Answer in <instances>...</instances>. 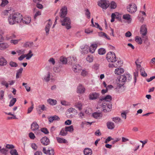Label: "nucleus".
Masks as SVG:
<instances>
[{
	"instance_id": "nucleus-1",
	"label": "nucleus",
	"mask_w": 155,
	"mask_h": 155,
	"mask_svg": "<svg viewBox=\"0 0 155 155\" xmlns=\"http://www.w3.org/2000/svg\"><path fill=\"white\" fill-rule=\"evenodd\" d=\"M67 12V8L66 7L64 6L61 9L59 15L61 25L65 26L67 29H69L71 28L70 25L71 21L68 17H66Z\"/></svg>"
},
{
	"instance_id": "nucleus-2",
	"label": "nucleus",
	"mask_w": 155,
	"mask_h": 155,
	"mask_svg": "<svg viewBox=\"0 0 155 155\" xmlns=\"http://www.w3.org/2000/svg\"><path fill=\"white\" fill-rule=\"evenodd\" d=\"M22 15L18 12H16L10 14L8 18V21L10 25L21 22Z\"/></svg>"
},
{
	"instance_id": "nucleus-3",
	"label": "nucleus",
	"mask_w": 155,
	"mask_h": 155,
	"mask_svg": "<svg viewBox=\"0 0 155 155\" xmlns=\"http://www.w3.org/2000/svg\"><path fill=\"white\" fill-rule=\"evenodd\" d=\"M131 79V76L129 74H124L120 75L118 82L119 86L121 87L124 84V82L127 81H129Z\"/></svg>"
},
{
	"instance_id": "nucleus-4",
	"label": "nucleus",
	"mask_w": 155,
	"mask_h": 155,
	"mask_svg": "<svg viewBox=\"0 0 155 155\" xmlns=\"http://www.w3.org/2000/svg\"><path fill=\"white\" fill-rule=\"evenodd\" d=\"M106 58L108 62L112 63L116 61V56L113 52H108L106 55Z\"/></svg>"
},
{
	"instance_id": "nucleus-5",
	"label": "nucleus",
	"mask_w": 155,
	"mask_h": 155,
	"mask_svg": "<svg viewBox=\"0 0 155 155\" xmlns=\"http://www.w3.org/2000/svg\"><path fill=\"white\" fill-rule=\"evenodd\" d=\"M127 11L130 13H133L137 10V7L135 4L131 3L127 5Z\"/></svg>"
},
{
	"instance_id": "nucleus-6",
	"label": "nucleus",
	"mask_w": 155,
	"mask_h": 155,
	"mask_svg": "<svg viewBox=\"0 0 155 155\" xmlns=\"http://www.w3.org/2000/svg\"><path fill=\"white\" fill-rule=\"evenodd\" d=\"M98 5L102 8L106 9L109 6V1L107 0H101L98 2Z\"/></svg>"
},
{
	"instance_id": "nucleus-7",
	"label": "nucleus",
	"mask_w": 155,
	"mask_h": 155,
	"mask_svg": "<svg viewBox=\"0 0 155 155\" xmlns=\"http://www.w3.org/2000/svg\"><path fill=\"white\" fill-rule=\"evenodd\" d=\"M102 107L103 111H109L110 109L112 108V104L111 102H104L102 105Z\"/></svg>"
},
{
	"instance_id": "nucleus-8",
	"label": "nucleus",
	"mask_w": 155,
	"mask_h": 155,
	"mask_svg": "<svg viewBox=\"0 0 155 155\" xmlns=\"http://www.w3.org/2000/svg\"><path fill=\"white\" fill-rule=\"evenodd\" d=\"M112 64H109L108 66L110 68H119L122 66L123 62L121 61L117 60V58L115 61H114Z\"/></svg>"
},
{
	"instance_id": "nucleus-9",
	"label": "nucleus",
	"mask_w": 155,
	"mask_h": 155,
	"mask_svg": "<svg viewBox=\"0 0 155 155\" xmlns=\"http://www.w3.org/2000/svg\"><path fill=\"white\" fill-rule=\"evenodd\" d=\"M100 96L99 93L93 92L90 93L89 95V99L90 100H94L98 98Z\"/></svg>"
},
{
	"instance_id": "nucleus-10",
	"label": "nucleus",
	"mask_w": 155,
	"mask_h": 155,
	"mask_svg": "<svg viewBox=\"0 0 155 155\" xmlns=\"http://www.w3.org/2000/svg\"><path fill=\"white\" fill-rule=\"evenodd\" d=\"M8 61L3 56L0 57V67L6 66L8 64Z\"/></svg>"
},
{
	"instance_id": "nucleus-11",
	"label": "nucleus",
	"mask_w": 155,
	"mask_h": 155,
	"mask_svg": "<svg viewBox=\"0 0 155 155\" xmlns=\"http://www.w3.org/2000/svg\"><path fill=\"white\" fill-rule=\"evenodd\" d=\"M147 29L146 25H142L140 28V32L142 36H145L147 33Z\"/></svg>"
},
{
	"instance_id": "nucleus-12",
	"label": "nucleus",
	"mask_w": 155,
	"mask_h": 155,
	"mask_svg": "<svg viewBox=\"0 0 155 155\" xmlns=\"http://www.w3.org/2000/svg\"><path fill=\"white\" fill-rule=\"evenodd\" d=\"M41 142L42 144L44 145H47L50 143L49 139L47 137H44L41 139Z\"/></svg>"
},
{
	"instance_id": "nucleus-13",
	"label": "nucleus",
	"mask_w": 155,
	"mask_h": 155,
	"mask_svg": "<svg viewBox=\"0 0 155 155\" xmlns=\"http://www.w3.org/2000/svg\"><path fill=\"white\" fill-rule=\"evenodd\" d=\"M39 128V126L35 121L33 122L31 124V128L33 131L37 130Z\"/></svg>"
},
{
	"instance_id": "nucleus-14",
	"label": "nucleus",
	"mask_w": 155,
	"mask_h": 155,
	"mask_svg": "<svg viewBox=\"0 0 155 155\" xmlns=\"http://www.w3.org/2000/svg\"><path fill=\"white\" fill-rule=\"evenodd\" d=\"M123 18L127 21L128 23H131L132 19L131 18V16L128 14H124L123 16Z\"/></svg>"
},
{
	"instance_id": "nucleus-15",
	"label": "nucleus",
	"mask_w": 155,
	"mask_h": 155,
	"mask_svg": "<svg viewBox=\"0 0 155 155\" xmlns=\"http://www.w3.org/2000/svg\"><path fill=\"white\" fill-rule=\"evenodd\" d=\"M85 91V87L81 84H80L77 88V92L80 94L84 93Z\"/></svg>"
},
{
	"instance_id": "nucleus-16",
	"label": "nucleus",
	"mask_w": 155,
	"mask_h": 155,
	"mask_svg": "<svg viewBox=\"0 0 155 155\" xmlns=\"http://www.w3.org/2000/svg\"><path fill=\"white\" fill-rule=\"evenodd\" d=\"M107 128L110 130H112L115 127L114 123L110 121H108L107 122Z\"/></svg>"
},
{
	"instance_id": "nucleus-17",
	"label": "nucleus",
	"mask_w": 155,
	"mask_h": 155,
	"mask_svg": "<svg viewBox=\"0 0 155 155\" xmlns=\"http://www.w3.org/2000/svg\"><path fill=\"white\" fill-rule=\"evenodd\" d=\"M111 97L109 95H107L106 96L103 97L100 99V100L102 101L103 100H106V102H110L112 100Z\"/></svg>"
},
{
	"instance_id": "nucleus-18",
	"label": "nucleus",
	"mask_w": 155,
	"mask_h": 155,
	"mask_svg": "<svg viewBox=\"0 0 155 155\" xmlns=\"http://www.w3.org/2000/svg\"><path fill=\"white\" fill-rule=\"evenodd\" d=\"M81 70V67L79 64L73 67V70L75 72L79 73Z\"/></svg>"
},
{
	"instance_id": "nucleus-19",
	"label": "nucleus",
	"mask_w": 155,
	"mask_h": 155,
	"mask_svg": "<svg viewBox=\"0 0 155 155\" xmlns=\"http://www.w3.org/2000/svg\"><path fill=\"white\" fill-rule=\"evenodd\" d=\"M31 21V18H30L27 17L23 18L22 17V19L21 20V22H22L24 24H28Z\"/></svg>"
},
{
	"instance_id": "nucleus-20",
	"label": "nucleus",
	"mask_w": 155,
	"mask_h": 155,
	"mask_svg": "<svg viewBox=\"0 0 155 155\" xmlns=\"http://www.w3.org/2000/svg\"><path fill=\"white\" fill-rule=\"evenodd\" d=\"M84 153L85 155H91L92 151L90 148H86L84 149Z\"/></svg>"
},
{
	"instance_id": "nucleus-21",
	"label": "nucleus",
	"mask_w": 155,
	"mask_h": 155,
	"mask_svg": "<svg viewBox=\"0 0 155 155\" xmlns=\"http://www.w3.org/2000/svg\"><path fill=\"white\" fill-rule=\"evenodd\" d=\"M51 23L48 22V24L46 25L45 30L46 31V35H48L49 34V29L50 27H51Z\"/></svg>"
},
{
	"instance_id": "nucleus-22",
	"label": "nucleus",
	"mask_w": 155,
	"mask_h": 155,
	"mask_svg": "<svg viewBox=\"0 0 155 155\" xmlns=\"http://www.w3.org/2000/svg\"><path fill=\"white\" fill-rule=\"evenodd\" d=\"M124 71V69L123 68H118L115 69V73L117 75H120L123 73Z\"/></svg>"
},
{
	"instance_id": "nucleus-23",
	"label": "nucleus",
	"mask_w": 155,
	"mask_h": 155,
	"mask_svg": "<svg viewBox=\"0 0 155 155\" xmlns=\"http://www.w3.org/2000/svg\"><path fill=\"white\" fill-rule=\"evenodd\" d=\"M8 47L7 43H0V50H4L8 48Z\"/></svg>"
},
{
	"instance_id": "nucleus-24",
	"label": "nucleus",
	"mask_w": 155,
	"mask_h": 155,
	"mask_svg": "<svg viewBox=\"0 0 155 155\" xmlns=\"http://www.w3.org/2000/svg\"><path fill=\"white\" fill-rule=\"evenodd\" d=\"M97 45L96 44H92L89 48V51L92 53H93L97 48Z\"/></svg>"
},
{
	"instance_id": "nucleus-25",
	"label": "nucleus",
	"mask_w": 155,
	"mask_h": 155,
	"mask_svg": "<svg viewBox=\"0 0 155 155\" xmlns=\"http://www.w3.org/2000/svg\"><path fill=\"white\" fill-rule=\"evenodd\" d=\"M58 142L59 143H67V141L65 139L59 137L56 138Z\"/></svg>"
},
{
	"instance_id": "nucleus-26",
	"label": "nucleus",
	"mask_w": 155,
	"mask_h": 155,
	"mask_svg": "<svg viewBox=\"0 0 155 155\" xmlns=\"http://www.w3.org/2000/svg\"><path fill=\"white\" fill-rule=\"evenodd\" d=\"M48 102L51 105H56L57 103V101L55 100L49 98L48 100Z\"/></svg>"
},
{
	"instance_id": "nucleus-27",
	"label": "nucleus",
	"mask_w": 155,
	"mask_h": 155,
	"mask_svg": "<svg viewBox=\"0 0 155 155\" xmlns=\"http://www.w3.org/2000/svg\"><path fill=\"white\" fill-rule=\"evenodd\" d=\"M66 131L67 132H72L74 130L73 127L72 125H71L69 127H65Z\"/></svg>"
},
{
	"instance_id": "nucleus-28",
	"label": "nucleus",
	"mask_w": 155,
	"mask_h": 155,
	"mask_svg": "<svg viewBox=\"0 0 155 155\" xmlns=\"http://www.w3.org/2000/svg\"><path fill=\"white\" fill-rule=\"evenodd\" d=\"M23 70L22 68H20L17 71L16 78V79L18 78H19L20 75L21 74Z\"/></svg>"
},
{
	"instance_id": "nucleus-29",
	"label": "nucleus",
	"mask_w": 155,
	"mask_h": 155,
	"mask_svg": "<svg viewBox=\"0 0 155 155\" xmlns=\"http://www.w3.org/2000/svg\"><path fill=\"white\" fill-rule=\"evenodd\" d=\"M68 134L66 131L65 128H62L59 134L61 136H65Z\"/></svg>"
},
{
	"instance_id": "nucleus-30",
	"label": "nucleus",
	"mask_w": 155,
	"mask_h": 155,
	"mask_svg": "<svg viewBox=\"0 0 155 155\" xmlns=\"http://www.w3.org/2000/svg\"><path fill=\"white\" fill-rule=\"evenodd\" d=\"M33 54L32 53V51L31 50H30L29 51V53L25 54V57H26V59L27 60H29L30 59L32 56H33Z\"/></svg>"
},
{
	"instance_id": "nucleus-31",
	"label": "nucleus",
	"mask_w": 155,
	"mask_h": 155,
	"mask_svg": "<svg viewBox=\"0 0 155 155\" xmlns=\"http://www.w3.org/2000/svg\"><path fill=\"white\" fill-rule=\"evenodd\" d=\"M135 41L140 45L141 44L142 42V38L138 36H136Z\"/></svg>"
},
{
	"instance_id": "nucleus-32",
	"label": "nucleus",
	"mask_w": 155,
	"mask_h": 155,
	"mask_svg": "<svg viewBox=\"0 0 155 155\" xmlns=\"http://www.w3.org/2000/svg\"><path fill=\"white\" fill-rule=\"evenodd\" d=\"M140 72L141 75L143 77H145L147 75V74L145 72L144 69L143 68H141L140 69Z\"/></svg>"
},
{
	"instance_id": "nucleus-33",
	"label": "nucleus",
	"mask_w": 155,
	"mask_h": 155,
	"mask_svg": "<svg viewBox=\"0 0 155 155\" xmlns=\"http://www.w3.org/2000/svg\"><path fill=\"white\" fill-rule=\"evenodd\" d=\"M112 121L114 122L116 124H118L120 122L121 120L120 118L117 117H113L112 118Z\"/></svg>"
},
{
	"instance_id": "nucleus-34",
	"label": "nucleus",
	"mask_w": 155,
	"mask_h": 155,
	"mask_svg": "<svg viewBox=\"0 0 155 155\" xmlns=\"http://www.w3.org/2000/svg\"><path fill=\"white\" fill-rule=\"evenodd\" d=\"M75 106L79 110H81L82 109V104L80 102H78Z\"/></svg>"
},
{
	"instance_id": "nucleus-35",
	"label": "nucleus",
	"mask_w": 155,
	"mask_h": 155,
	"mask_svg": "<svg viewBox=\"0 0 155 155\" xmlns=\"http://www.w3.org/2000/svg\"><path fill=\"white\" fill-rule=\"evenodd\" d=\"M60 61L64 64H66L67 62L66 58L63 56H61L60 58Z\"/></svg>"
},
{
	"instance_id": "nucleus-36",
	"label": "nucleus",
	"mask_w": 155,
	"mask_h": 155,
	"mask_svg": "<svg viewBox=\"0 0 155 155\" xmlns=\"http://www.w3.org/2000/svg\"><path fill=\"white\" fill-rule=\"evenodd\" d=\"M117 6V4L116 2L114 1H112L110 3V8L111 9H115Z\"/></svg>"
},
{
	"instance_id": "nucleus-37",
	"label": "nucleus",
	"mask_w": 155,
	"mask_h": 155,
	"mask_svg": "<svg viewBox=\"0 0 155 155\" xmlns=\"http://www.w3.org/2000/svg\"><path fill=\"white\" fill-rule=\"evenodd\" d=\"M99 35L100 36H104L108 40H110V38L109 36H107V35L105 33H104L102 32H100L99 33Z\"/></svg>"
},
{
	"instance_id": "nucleus-38",
	"label": "nucleus",
	"mask_w": 155,
	"mask_h": 155,
	"mask_svg": "<svg viewBox=\"0 0 155 155\" xmlns=\"http://www.w3.org/2000/svg\"><path fill=\"white\" fill-rule=\"evenodd\" d=\"M9 65L11 67H16L18 66V64L17 63L12 61H11L9 62Z\"/></svg>"
},
{
	"instance_id": "nucleus-39",
	"label": "nucleus",
	"mask_w": 155,
	"mask_h": 155,
	"mask_svg": "<svg viewBox=\"0 0 155 155\" xmlns=\"http://www.w3.org/2000/svg\"><path fill=\"white\" fill-rule=\"evenodd\" d=\"M105 50L104 48H100L98 50V54L101 55H103L105 54Z\"/></svg>"
},
{
	"instance_id": "nucleus-40",
	"label": "nucleus",
	"mask_w": 155,
	"mask_h": 155,
	"mask_svg": "<svg viewBox=\"0 0 155 155\" xmlns=\"http://www.w3.org/2000/svg\"><path fill=\"white\" fill-rule=\"evenodd\" d=\"M16 101V98H12L10 101L9 106L10 107L12 106L14 104Z\"/></svg>"
},
{
	"instance_id": "nucleus-41",
	"label": "nucleus",
	"mask_w": 155,
	"mask_h": 155,
	"mask_svg": "<svg viewBox=\"0 0 155 155\" xmlns=\"http://www.w3.org/2000/svg\"><path fill=\"white\" fill-rule=\"evenodd\" d=\"M38 108L39 109V111L40 112H41L40 110H41L42 111L45 110L46 109V108L45 107L44 105L42 104V105H39L38 106Z\"/></svg>"
},
{
	"instance_id": "nucleus-42",
	"label": "nucleus",
	"mask_w": 155,
	"mask_h": 155,
	"mask_svg": "<svg viewBox=\"0 0 155 155\" xmlns=\"http://www.w3.org/2000/svg\"><path fill=\"white\" fill-rule=\"evenodd\" d=\"M85 15L88 19H89L91 17V13L88 9L85 10Z\"/></svg>"
},
{
	"instance_id": "nucleus-43",
	"label": "nucleus",
	"mask_w": 155,
	"mask_h": 155,
	"mask_svg": "<svg viewBox=\"0 0 155 155\" xmlns=\"http://www.w3.org/2000/svg\"><path fill=\"white\" fill-rule=\"evenodd\" d=\"M89 50V48L87 47H84L82 49V51H81V52L82 54H87Z\"/></svg>"
},
{
	"instance_id": "nucleus-44",
	"label": "nucleus",
	"mask_w": 155,
	"mask_h": 155,
	"mask_svg": "<svg viewBox=\"0 0 155 155\" xmlns=\"http://www.w3.org/2000/svg\"><path fill=\"white\" fill-rule=\"evenodd\" d=\"M8 3V2L7 0H2L0 5L2 7H4L7 5Z\"/></svg>"
},
{
	"instance_id": "nucleus-45",
	"label": "nucleus",
	"mask_w": 155,
	"mask_h": 155,
	"mask_svg": "<svg viewBox=\"0 0 155 155\" xmlns=\"http://www.w3.org/2000/svg\"><path fill=\"white\" fill-rule=\"evenodd\" d=\"M86 60L89 62H91L93 61V58L92 56L88 55L86 58Z\"/></svg>"
},
{
	"instance_id": "nucleus-46",
	"label": "nucleus",
	"mask_w": 155,
	"mask_h": 155,
	"mask_svg": "<svg viewBox=\"0 0 155 155\" xmlns=\"http://www.w3.org/2000/svg\"><path fill=\"white\" fill-rule=\"evenodd\" d=\"M10 153L12 155H18V154L16 149H12L10 151Z\"/></svg>"
},
{
	"instance_id": "nucleus-47",
	"label": "nucleus",
	"mask_w": 155,
	"mask_h": 155,
	"mask_svg": "<svg viewBox=\"0 0 155 155\" xmlns=\"http://www.w3.org/2000/svg\"><path fill=\"white\" fill-rule=\"evenodd\" d=\"M101 114V113L95 112L92 115L94 117L97 119L100 116Z\"/></svg>"
},
{
	"instance_id": "nucleus-48",
	"label": "nucleus",
	"mask_w": 155,
	"mask_h": 155,
	"mask_svg": "<svg viewBox=\"0 0 155 155\" xmlns=\"http://www.w3.org/2000/svg\"><path fill=\"white\" fill-rule=\"evenodd\" d=\"M41 132L45 134H47L49 133L48 130L46 128H42L41 129Z\"/></svg>"
},
{
	"instance_id": "nucleus-49",
	"label": "nucleus",
	"mask_w": 155,
	"mask_h": 155,
	"mask_svg": "<svg viewBox=\"0 0 155 155\" xmlns=\"http://www.w3.org/2000/svg\"><path fill=\"white\" fill-rule=\"evenodd\" d=\"M8 151V150H7L4 148H1L0 153L5 155H6L7 154V153Z\"/></svg>"
},
{
	"instance_id": "nucleus-50",
	"label": "nucleus",
	"mask_w": 155,
	"mask_h": 155,
	"mask_svg": "<svg viewBox=\"0 0 155 155\" xmlns=\"http://www.w3.org/2000/svg\"><path fill=\"white\" fill-rule=\"evenodd\" d=\"M142 39L145 43H147L148 41V38L147 36H142Z\"/></svg>"
},
{
	"instance_id": "nucleus-51",
	"label": "nucleus",
	"mask_w": 155,
	"mask_h": 155,
	"mask_svg": "<svg viewBox=\"0 0 155 155\" xmlns=\"http://www.w3.org/2000/svg\"><path fill=\"white\" fill-rule=\"evenodd\" d=\"M48 153L49 155H54V150L53 149L51 148H49L48 150Z\"/></svg>"
},
{
	"instance_id": "nucleus-52",
	"label": "nucleus",
	"mask_w": 155,
	"mask_h": 155,
	"mask_svg": "<svg viewBox=\"0 0 155 155\" xmlns=\"http://www.w3.org/2000/svg\"><path fill=\"white\" fill-rule=\"evenodd\" d=\"M20 40V39L12 40L10 41V42L12 43H13L14 45H16L18 43V42Z\"/></svg>"
},
{
	"instance_id": "nucleus-53",
	"label": "nucleus",
	"mask_w": 155,
	"mask_h": 155,
	"mask_svg": "<svg viewBox=\"0 0 155 155\" xmlns=\"http://www.w3.org/2000/svg\"><path fill=\"white\" fill-rule=\"evenodd\" d=\"M50 77V74L49 73H48V76L46 77H45L44 78V79L46 81L48 82L49 81Z\"/></svg>"
},
{
	"instance_id": "nucleus-54",
	"label": "nucleus",
	"mask_w": 155,
	"mask_h": 155,
	"mask_svg": "<svg viewBox=\"0 0 155 155\" xmlns=\"http://www.w3.org/2000/svg\"><path fill=\"white\" fill-rule=\"evenodd\" d=\"M4 91L2 90L0 91V100L3 99L4 96Z\"/></svg>"
},
{
	"instance_id": "nucleus-55",
	"label": "nucleus",
	"mask_w": 155,
	"mask_h": 155,
	"mask_svg": "<svg viewBox=\"0 0 155 155\" xmlns=\"http://www.w3.org/2000/svg\"><path fill=\"white\" fill-rule=\"evenodd\" d=\"M29 136L30 138L32 139H34L35 137L34 134L32 132L30 133L29 134Z\"/></svg>"
},
{
	"instance_id": "nucleus-56",
	"label": "nucleus",
	"mask_w": 155,
	"mask_h": 155,
	"mask_svg": "<svg viewBox=\"0 0 155 155\" xmlns=\"http://www.w3.org/2000/svg\"><path fill=\"white\" fill-rule=\"evenodd\" d=\"M113 140V139L111 137H108L107 139L105 140L104 142L105 143H108L111 140Z\"/></svg>"
},
{
	"instance_id": "nucleus-57",
	"label": "nucleus",
	"mask_w": 155,
	"mask_h": 155,
	"mask_svg": "<svg viewBox=\"0 0 155 155\" xmlns=\"http://www.w3.org/2000/svg\"><path fill=\"white\" fill-rule=\"evenodd\" d=\"M33 104H32V105L30 107L28 108V114L30 113L33 110Z\"/></svg>"
},
{
	"instance_id": "nucleus-58",
	"label": "nucleus",
	"mask_w": 155,
	"mask_h": 155,
	"mask_svg": "<svg viewBox=\"0 0 155 155\" xmlns=\"http://www.w3.org/2000/svg\"><path fill=\"white\" fill-rule=\"evenodd\" d=\"M6 147L8 149H13L14 146L13 145L8 144L6 145Z\"/></svg>"
},
{
	"instance_id": "nucleus-59",
	"label": "nucleus",
	"mask_w": 155,
	"mask_h": 155,
	"mask_svg": "<svg viewBox=\"0 0 155 155\" xmlns=\"http://www.w3.org/2000/svg\"><path fill=\"white\" fill-rule=\"evenodd\" d=\"M87 74V72L85 70H83L81 73V75L83 77H84Z\"/></svg>"
},
{
	"instance_id": "nucleus-60",
	"label": "nucleus",
	"mask_w": 155,
	"mask_h": 155,
	"mask_svg": "<svg viewBox=\"0 0 155 155\" xmlns=\"http://www.w3.org/2000/svg\"><path fill=\"white\" fill-rule=\"evenodd\" d=\"M126 114L127 113L125 112H123L121 113V114L122 117L125 119H126Z\"/></svg>"
},
{
	"instance_id": "nucleus-61",
	"label": "nucleus",
	"mask_w": 155,
	"mask_h": 155,
	"mask_svg": "<svg viewBox=\"0 0 155 155\" xmlns=\"http://www.w3.org/2000/svg\"><path fill=\"white\" fill-rule=\"evenodd\" d=\"M53 120H54L59 121L60 120V118L57 115H54L53 116Z\"/></svg>"
},
{
	"instance_id": "nucleus-62",
	"label": "nucleus",
	"mask_w": 155,
	"mask_h": 155,
	"mask_svg": "<svg viewBox=\"0 0 155 155\" xmlns=\"http://www.w3.org/2000/svg\"><path fill=\"white\" fill-rule=\"evenodd\" d=\"M64 124L67 125H70L71 124V120H68L65 122Z\"/></svg>"
},
{
	"instance_id": "nucleus-63",
	"label": "nucleus",
	"mask_w": 155,
	"mask_h": 155,
	"mask_svg": "<svg viewBox=\"0 0 155 155\" xmlns=\"http://www.w3.org/2000/svg\"><path fill=\"white\" fill-rule=\"evenodd\" d=\"M94 134L95 135L97 136H100L101 135V133L100 131L99 130H97L95 133Z\"/></svg>"
},
{
	"instance_id": "nucleus-64",
	"label": "nucleus",
	"mask_w": 155,
	"mask_h": 155,
	"mask_svg": "<svg viewBox=\"0 0 155 155\" xmlns=\"http://www.w3.org/2000/svg\"><path fill=\"white\" fill-rule=\"evenodd\" d=\"M132 35L131 33L129 31H128L125 34V35L126 37H130Z\"/></svg>"
}]
</instances>
